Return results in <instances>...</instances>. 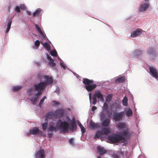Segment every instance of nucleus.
I'll return each instance as SVG.
<instances>
[{
	"label": "nucleus",
	"mask_w": 158,
	"mask_h": 158,
	"mask_svg": "<svg viewBox=\"0 0 158 158\" xmlns=\"http://www.w3.org/2000/svg\"><path fill=\"white\" fill-rule=\"evenodd\" d=\"M125 112L123 111H119L112 114L113 119L114 121L118 130L112 136L110 135L111 130L109 128V143L112 140L113 143L120 142L123 143V145L125 146L129 142L132 134L129 131V128L126 124L120 122L124 118Z\"/></svg>",
	"instance_id": "obj_1"
},
{
	"label": "nucleus",
	"mask_w": 158,
	"mask_h": 158,
	"mask_svg": "<svg viewBox=\"0 0 158 158\" xmlns=\"http://www.w3.org/2000/svg\"><path fill=\"white\" fill-rule=\"evenodd\" d=\"M101 120L102 121V125L106 126L109 125V108L108 104L105 102L102 110L100 114Z\"/></svg>",
	"instance_id": "obj_2"
},
{
	"label": "nucleus",
	"mask_w": 158,
	"mask_h": 158,
	"mask_svg": "<svg viewBox=\"0 0 158 158\" xmlns=\"http://www.w3.org/2000/svg\"><path fill=\"white\" fill-rule=\"evenodd\" d=\"M67 123L66 121L62 122L61 120H59L57 122L56 127H54L53 126H49L48 130L49 131H54L56 132L59 130H61L62 131H66L67 129Z\"/></svg>",
	"instance_id": "obj_3"
},
{
	"label": "nucleus",
	"mask_w": 158,
	"mask_h": 158,
	"mask_svg": "<svg viewBox=\"0 0 158 158\" xmlns=\"http://www.w3.org/2000/svg\"><path fill=\"white\" fill-rule=\"evenodd\" d=\"M82 82L85 85V87L88 92L91 91L97 87L96 84H92L94 83V81L92 80L84 78L83 79Z\"/></svg>",
	"instance_id": "obj_4"
},
{
	"label": "nucleus",
	"mask_w": 158,
	"mask_h": 158,
	"mask_svg": "<svg viewBox=\"0 0 158 158\" xmlns=\"http://www.w3.org/2000/svg\"><path fill=\"white\" fill-rule=\"evenodd\" d=\"M121 107V106L119 103L117 102H115L111 104H109V118L111 116V114L120 111V109Z\"/></svg>",
	"instance_id": "obj_5"
},
{
	"label": "nucleus",
	"mask_w": 158,
	"mask_h": 158,
	"mask_svg": "<svg viewBox=\"0 0 158 158\" xmlns=\"http://www.w3.org/2000/svg\"><path fill=\"white\" fill-rule=\"evenodd\" d=\"M102 128L101 131H98L96 133L94 137V139L98 138L102 135H107L109 134V125L104 126L102 125Z\"/></svg>",
	"instance_id": "obj_6"
},
{
	"label": "nucleus",
	"mask_w": 158,
	"mask_h": 158,
	"mask_svg": "<svg viewBox=\"0 0 158 158\" xmlns=\"http://www.w3.org/2000/svg\"><path fill=\"white\" fill-rule=\"evenodd\" d=\"M146 55L150 59L154 60L156 56V51L152 48H149L147 50Z\"/></svg>",
	"instance_id": "obj_7"
},
{
	"label": "nucleus",
	"mask_w": 158,
	"mask_h": 158,
	"mask_svg": "<svg viewBox=\"0 0 158 158\" xmlns=\"http://www.w3.org/2000/svg\"><path fill=\"white\" fill-rule=\"evenodd\" d=\"M142 51L137 49L133 51L131 54V57L132 60L139 59L142 56Z\"/></svg>",
	"instance_id": "obj_8"
},
{
	"label": "nucleus",
	"mask_w": 158,
	"mask_h": 158,
	"mask_svg": "<svg viewBox=\"0 0 158 158\" xmlns=\"http://www.w3.org/2000/svg\"><path fill=\"white\" fill-rule=\"evenodd\" d=\"M47 85L45 82H41L38 84H36L34 85L35 90L38 91V93H42V91L45 88Z\"/></svg>",
	"instance_id": "obj_9"
},
{
	"label": "nucleus",
	"mask_w": 158,
	"mask_h": 158,
	"mask_svg": "<svg viewBox=\"0 0 158 158\" xmlns=\"http://www.w3.org/2000/svg\"><path fill=\"white\" fill-rule=\"evenodd\" d=\"M149 68L150 75L155 78H158L157 71L156 68L150 65L149 66Z\"/></svg>",
	"instance_id": "obj_10"
},
{
	"label": "nucleus",
	"mask_w": 158,
	"mask_h": 158,
	"mask_svg": "<svg viewBox=\"0 0 158 158\" xmlns=\"http://www.w3.org/2000/svg\"><path fill=\"white\" fill-rule=\"evenodd\" d=\"M66 122L67 123V129L66 131H62L64 133L66 132L67 131L69 128L71 131H73L74 129H75L76 127V125L75 122L74 121H70L69 124H68L67 122Z\"/></svg>",
	"instance_id": "obj_11"
},
{
	"label": "nucleus",
	"mask_w": 158,
	"mask_h": 158,
	"mask_svg": "<svg viewBox=\"0 0 158 158\" xmlns=\"http://www.w3.org/2000/svg\"><path fill=\"white\" fill-rule=\"evenodd\" d=\"M142 30L139 28H137L133 32L131 33V37L132 38L135 37L139 36L142 33Z\"/></svg>",
	"instance_id": "obj_12"
},
{
	"label": "nucleus",
	"mask_w": 158,
	"mask_h": 158,
	"mask_svg": "<svg viewBox=\"0 0 158 158\" xmlns=\"http://www.w3.org/2000/svg\"><path fill=\"white\" fill-rule=\"evenodd\" d=\"M41 94L42 93H37L35 95L30 98V100L33 105L35 104L36 102L38 101L39 97Z\"/></svg>",
	"instance_id": "obj_13"
},
{
	"label": "nucleus",
	"mask_w": 158,
	"mask_h": 158,
	"mask_svg": "<svg viewBox=\"0 0 158 158\" xmlns=\"http://www.w3.org/2000/svg\"><path fill=\"white\" fill-rule=\"evenodd\" d=\"M42 131L39 130V129L36 127H33L30 130L29 134L30 135H35L37 134H41Z\"/></svg>",
	"instance_id": "obj_14"
},
{
	"label": "nucleus",
	"mask_w": 158,
	"mask_h": 158,
	"mask_svg": "<svg viewBox=\"0 0 158 158\" xmlns=\"http://www.w3.org/2000/svg\"><path fill=\"white\" fill-rule=\"evenodd\" d=\"M149 6V4L148 3H143L140 5L139 9L140 12L145 11L147 10Z\"/></svg>",
	"instance_id": "obj_15"
},
{
	"label": "nucleus",
	"mask_w": 158,
	"mask_h": 158,
	"mask_svg": "<svg viewBox=\"0 0 158 158\" xmlns=\"http://www.w3.org/2000/svg\"><path fill=\"white\" fill-rule=\"evenodd\" d=\"M95 96L97 97L98 99H99L101 102H103L104 101L103 95L101 93L100 90L96 91L94 94Z\"/></svg>",
	"instance_id": "obj_16"
},
{
	"label": "nucleus",
	"mask_w": 158,
	"mask_h": 158,
	"mask_svg": "<svg viewBox=\"0 0 158 158\" xmlns=\"http://www.w3.org/2000/svg\"><path fill=\"white\" fill-rule=\"evenodd\" d=\"M36 158H44V149L38 151L35 155Z\"/></svg>",
	"instance_id": "obj_17"
},
{
	"label": "nucleus",
	"mask_w": 158,
	"mask_h": 158,
	"mask_svg": "<svg viewBox=\"0 0 158 158\" xmlns=\"http://www.w3.org/2000/svg\"><path fill=\"white\" fill-rule=\"evenodd\" d=\"M97 150L101 156L103 155L106 152V149L104 147L100 146L97 147Z\"/></svg>",
	"instance_id": "obj_18"
},
{
	"label": "nucleus",
	"mask_w": 158,
	"mask_h": 158,
	"mask_svg": "<svg viewBox=\"0 0 158 158\" xmlns=\"http://www.w3.org/2000/svg\"><path fill=\"white\" fill-rule=\"evenodd\" d=\"M44 78L45 79L47 85H50L52 84L53 82V79L51 77H49L48 76H44Z\"/></svg>",
	"instance_id": "obj_19"
},
{
	"label": "nucleus",
	"mask_w": 158,
	"mask_h": 158,
	"mask_svg": "<svg viewBox=\"0 0 158 158\" xmlns=\"http://www.w3.org/2000/svg\"><path fill=\"white\" fill-rule=\"evenodd\" d=\"M89 124L90 127L92 129H95L100 127V126L98 124L92 121H90Z\"/></svg>",
	"instance_id": "obj_20"
},
{
	"label": "nucleus",
	"mask_w": 158,
	"mask_h": 158,
	"mask_svg": "<svg viewBox=\"0 0 158 158\" xmlns=\"http://www.w3.org/2000/svg\"><path fill=\"white\" fill-rule=\"evenodd\" d=\"M55 114V118H60L62 117L63 113L62 111L60 110H58L54 112Z\"/></svg>",
	"instance_id": "obj_21"
},
{
	"label": "nucleus",
	"mask_w": 158,
	"mask_h": 158,
	"mask_svg": "<svg viewBox=\"0 0 158 158\" xmlns=\"http://www.w3.org/2000/svg\"><path fill=\"white\" fill-rule=\"evenodd\" d=\"M46 117L47 118L52 119L55 118V113L53 111L49 112L46 114Z\"/></svg>",
	"instance_id": "obj_22"
},
{
	"label": "nucleus",
	"mask_w": 158,
	"mask_h": 158,
	"mask_svg": "<svg viewBox=\"0 0 158 158\" xmlns=\"http://www.w3.org/2000/svg\"><path fill=\"white\" fill-rule=\"evenodd\" d=\"M125 80L126 78L124 76H123L114 80V81L118 83H121L125 81Z\"/></svg>",
	"instance_id": "obj_23"
},
{
	"label": "nucleus",
	"mask_w": 158,
	"mask_h": 158,
	"mask_svg": "<svg viewBox=\"0 0 158 158\" xmlns=\"http://www.w3.org/2000/svg\"><path fill=\"white\" fill-rule=\"evenodd\" d=\"M125 111L126 112L125 114L127 117H131L132 115L133 114L132 111L130 108H129L127 109H125Z\"/></svg>",
	"instance_id": "obj_24"
},
{
	"label": "nucleus",
	"mask_w": 158,
	"mask_h": 158,
	"mask_svg": "<svg viewBox=\"0 0 158 158\" xmlns=\"http://www.w3.org/2000/svg\"><path fill=\"white\" fill-rule=\"evenodd\" d=\"M11 23L12 21L11 20H9L8 21L7 28L6 31H5L6 34L9 31L10 28Z\"/></svg>",
	"instance_id": "obj_25"
},
{
	"label": "nucleus",
	"mask_w": 158,
	"mask_h": 158,
	"mask_svg": "<svg viewBox=\"0 0 158 158\" xmlns=\"http://www.w3.org/2000/svg\"><path fill=\"white\" fill-rule=\"evenodd\" d=\"M127 102L128 99L127 97H126V96H125L122 100V102L123 105L125 106H127L128 105Z\"/></svg>",
	"instance_id": "obj_26"
},
{
	"label": "nucleus",
	"mask_w": 158,
	"mask_h": 158,
	"mask_svg": "<svg viewBox=\"0 0 158 158\" xmlns=\"http://www.w3.org/2000/svg\"><path fill=\"white\" fill-rule=\"evenodd\" d=\"M44 46L47 50L49 51L50 50V47L49 44L47 42L44 44Z\"/></svg>",
	"instance_id": "obj_27"
},
{
	"label": "nucleus",
	"mask_w": 158,
	"mask_h": 158,
	"mask_svg": "<svg viewBox=\"0 0 158 158\" xmlns=\"http://www.w3.org/2000/svg\"><path fill=\"white\" fill-rule=\"evenodd\" d=\"M22 87L17 85L14 86L12 88V90L13 91H16L21 89Z\"/></svg>",
	"instance_id": "obj_28"
},
{
	"label": "nucleus",
	"mask_w": 158,
	"mask_h": 158,
	"mask_svg": "<svg viewBox=\"0 0 158 158\" xmlns=\"http://www.w3.org/2000/svg\"><path fill=\"white\" fill-rule=\"evenodd\" d=\"M41 11V10H38L35 11L33 14V15L34 16H38L40 14Z\"/></svg>",
	"instance_id": "obj_29"
},
{
	"label": "nucleus",
	"mask_w": 158,
	"mask_h": 158,
	"mask_svg": "<svg viewBox=\"0 0 158 158\" xmlns=\"http://www.w3.org/2000/svg\"><path fill=\"white\" fill-rule=\"evenodd\" d=\"M54 60H52L50 61L48 63V64L50 66L54 67L56 66V64L54 63Z\"/></svg>",
	"instance_id": "obj_30"
},
{
	"label": "nucleus",
	"mask_w": 158,
	"mask_h": 158,
	"mask_svg": "<svg viewBox=\"0 0 158 158\" xmlns=\"http://www.w3.org/2000/svg\"><path fill=\"white\" fill-rule=\"evenodd\" d=\"M46 97L45 96H44L43 98L40 100V102L39 104V106L41 107V105L43 104V103L44 100L45 99H46Z\"/></svg>",
	"instance_id": "obj_31"
},
{
	"label": "nucleus",
	"mask_w": 158,
	"mask_h": 158,
	"mask_svg": "<svg viewBox=\"0 0 158 158\" xmlns=\"http://www.w3.org/2000/svg\"><path fill=\"white\" fill-rule=\"evenodd\" d=\"M50 54L52 56L56 57L57 56V53L56 50H52L51 51Z\"/></svg>",
	"instance_id": "obj_32"
},
{
	"label": "nucleus",
	"mask_w": 158,
	"mask_h": 158,
	"mask_svg": "<svg viewBox=\"0 0 158 158\" xmlns=\"http://www.w3.org/2000/svg\"><path fill=\"white\" fill-rule=\"evenodd\" d=\"M96 98H97V97L94 94L93 97V101L92 102V104H94V105H95L97 102V100L96 99Z\"/></svg>",
	"instance_id": "obj_33"
},
{
	"label": "nucleus",
	"mask_w": 158,
	"mask_h": 158,
	"mask_svg": "<svg viewBox=\"0 0 158 158\" xmlns=\"http://www.w3.org/2000/svg\"><path fill=\"white\" fill-rule=\"evenodd\" d=\"M47 126H48L47 123H43V124L42 126L43 129L44 130H46L47 129Z\"/></svg>",
	"instance_id": "obj_34"
},
{
	"label": "nucleus",
	"mask_w": 158,
	"mask_h": 158,
	"mask_svg": "<svg viewBox=\"0 0 158 158\" xmlns=\"http://www.w3.org/2000/svg\"><path fill=\"white\" fill-rule=\"evenodd\" d=\"M33 89L32 88H30L27 91L28 94L29 95H31L33 92Z\"/></svg>",
	"instance_id": "obj_35"
},
{
	"label": "nucleus",
	"mask_w": 158,
	"mask_h": 158,
	"mask_svg": "<svg viewBox=\"0 0 158 158\" xmlns=\"http://www.w3.org/2000/svg\"><path fill=\"white\" fill-rule=\"evenodd\" d=\"M69 142L72 145H74L73 139V138H71L69 140Z\"/></svg>",
	"instance_id": "obj_36"
},
{
	"label": "nucleus",
	"mask_w": 158,
	"mask_h": 158,
	"mask_svg": "<svg viewBox=\"0 0 158 158\" xmlns=\"http://www.w3.org/2000/svg\"><path fill=\"white\" fill-rule=\"evenodd\" d=\"M40 42L38 40H36L35 43V44L36 46H39L40 45Z\"/></svg>",
	"instance_id": "obj_37"
},
{
	"label": "nucleus",
	"mask_w": 158,
	"mask_h": 158,
	"mask_svg": "<svg viewBox=\"0 0 158 158\" xmlns=\"http://www.w3.org/2000/svg\"><path fill=\"white\" fill-rule=\"evenodd\" d=\"M52 102L53 103V105L55 106H57V105L60 104V103L59 102H57L56 101H52Z\"/></svg>",
	"instance_id": "obj_38"
},
{
	"label": "nucleus",
	"mask_w": 158,
	"mask_h": 158,
	"mask_svg": "<svg viewBox=\"0 0 158 158\" xmlns=\"http://www.w3.org/2000/svg\"><path fill=\"white\" fill-rule=\"evenodd\" d=\"M20 8L22 10H25L26 9V7L24 5L21 4L20 5Z\"/></svg>",
	"instance_id": "obj_39"
},
{
	"label": "nucleus",
	"mask_w": 158,
	"mask_h": 158,
	"mask_svg": "<svg viewBox=\"0 0 158 158\" xmlns=\"http://www.w3.org/2000/svg\"><path fill=\"white\" fill-rule=\"evenodd\" d=\"M39 33H40V34L42 38L43 39H45V36L44 35V34L43 32L41 30L40 31H39Z\"/></svg>",
	"instance_id": "obj_40"
},
{
	"label": "nucleus",
	"mask_w": 158,
	"mask_h": 158,
	"mask_svg": "<svg viewBox=\"0 0 158 158\" xmlns=\"http://www.w3.org/2000/svg\"><path fill=\"white\" fill-rule=\"evenodd\" d=\"M112 157L114 158H119V156L118 155L115 154H113L112 156Z\"/></svg>",
	"instance_id": "obj_41"
},
{
	"label": "nucleus",
	"mask_w": 158,
	"mask_h": 158,
	"mask_svg": "<svg viewBox=\"0 0 158 158\" xmlns=\"http://www.w3.org/2000/svg\"><path fill=\"white\" fill-rule=\"evenodd\" d=\"M35 27L36 28V29L37 30L39 31H40L41 30V29L40 28V27L38 25H37L36 24H35Z\"/></svg>",
	"instance_id": "obj_42"
},
{
	"label": "nucleus",
	"mask_w": 158,
	"mask_h": 158,
	"mask_svg": "<svg viewBox=\"0 0 158 158\" xmlns=\"http://www.w3.org/2000/svg\"><path fill=\"white\" fill-rule=\"evenodd\" d=\"M37 77L39 78V79H40V78H42V74L40 73H38L37 75Z\"/></svg>",
	"instance_id": "obj_43"
},
{
	"label": "nucleus",
	"mask_w": 158,
	"mask_h": 158,
	"mask_svg": "<svg viewBox=\"0 0 158 158\" xmlns=\"http://www.w3.org/2000/svg\"><path fill=\"white\" fill-rule=\"evenodd\" d=\"M15 10L17 12H19L20 11V7L19 6H17L15 9Z\"/></svg>",
	"instance_id": "obj_44"
},
{
	"label": "nucleus",
	"mask_w": 158,
	"mask_h": 158,
	"mask_svg": "<svg viewBox=\"0 0 158 158\" xmlns=\"http://www.w3.org/2000/svg\"><path fill=\"white\" fill-rule=\"evenodd\" d=\"M113 95L112 94H109V104L110 103V102L112 98Z\"/></svg>",
	"instance_id": "obj_45"
},
{
	"label": "nucleus",
	"mask_w": 158,
	"mask_h": 158,
	"mask_svg": "<svg viewBox=\"0 0 158 158\" xmlns=\"http://www.w3.org/2000/svg\"><path fill=\"white\" fill-rule=\"evenodd\" d=\"M80 128L81 129V131L82 132V133H84L85 132V130L84 127H83L82 128L81 127V128Z\"/></svg>",
	"instance_id": "obj_46"
},
{
	"label": "nucleus",
	"mask_w": 158,
	"mask_h": 158,
	"mask_svg": "<svg viewBox=\"0 0 158 158\" xmlns=\"http://www.w3.org/2000/svg\"><path fill=\"white\" fill-rule=\"evenodd\" d=\"M60 65H61V66L62 67H63V68H65L66 65H65V64H64V63L60 62Z\"/></svg>",
	"instance_id": "obj_47"
},
{
	"label": "nucleus",
	"mask_w": 158,
	"mask_h": 158,
	"mask_svg": "<svg viewBox=\"0 0 158 158\" xmlns=\"http://www.w3.org/2000/svg\"><path fill=\"white\" fill-rule=\"evenodd\" d=\"M77 123H78V125H79V127H80V128H81V127L82 128V127H83V126L81 124V123L79 121Z\"/></svg>",
	"instance_id": "obj_48"
},
{
	"label": "nucleus",
	"mask_w": 158,
	"mask_h": 158,
	"mask_svg": "<svg viewBox=\"0 0 158 158\" xmlns=\"http://www.w3.org/2000/svg\"><path fill=\"white\" fill-rule=\"evenodd\" d=\"M97 109V107L96 106H93L92 108V110L93 111H94V110H96Z\"/></svg>",
	"instance_id": "obj_49"
},
{
	"label": "nucleus",
	"mask_w": 158,
	"mask_h": 158,
	"mask_svg": "<svg viewBox=\"0 0 158 158\" xmlns=\"http://www.w3.org/2000/svg\"><path fill=\"white\" fill-rule=\"evenodd\" d=\"M47 58L50 61L52 60H53L51 56H49L48 55L47 56Z\"/></svg>",
	"instance_id": "obj_50"
},
{
	"label": "nucleus",
	"mask_w": 158,
	"mask_h": 158,
	"mask_svg": "<svg viewBox=\"0 0 158 158\" xmlns=\"http://www.w3.org/2000/svg\"><path fill=\"white\" fill-rule=\"evenodd\" d=\"M52 134H51V133L49 134H48V137L50 138H51L52 137Z\"/></svg>",
	"instance_id": "obj_51"
},
{
	"label": "nucleus",
	"mask_w": 158,
	"mask_h": 158,
	"mask_svg": "<svg viewBox=\"0 0 158 158\" xmlns=\"http://www.w3.org/2000/svg\"><path fill=\"white\" fill-rule=\"evenodd\" d=\"M27 13L29 16L31 15V13L29 11H27Z\"/></svg>",
	"instance_id": "obj_52"
},
{
	"label": "nucleus",
	"mask_w": 158,
	"mask_h": 158,
	"mask_svg": "<svg viewBox=\"0 0 158 158\" xmlns=\"http://www.w3.org/2000/svg\"><path fill=\"white\" fill-rule=\"evenodd\" d=\"M89 99H91V93L90 92L89 93Z\"/></svg>",
	"instance_id": "obj_53"
},
{
	"label": "nucleus",
	"mask_w": 158,
	"mask_h": 158,
	"mask_svg": "<svg viewBox=\"0 0 158 158\" xmlns=\"http://www.w3.org/2000/svg\"><path fill=\"white\" fill-rule=\"evenodd\" d=\"M108 98H109V95H107V98L106 99V102H108Z\"/></svg>",
	"instance_id": "obj_54"
},
{
	"label": "nucleus",
	"mask_w": 158,
	"mask_h": 158,
	"mask_svg": "<svg viewBox=\"0 0 158 158\" xmlns=\"http://www.w3.org/2000/svg\"><path fill=\"white\" fill-rule=\"evenodd\" d=\"M40 62H37L36 64L38 65H40Z\"/></svg>",
	"instance_id": "obj_55"
},
{
	"label": "nucleus",
	"mask_w": 158,
	"mask_h": 158,
	"mask_svg": "<svg viewBox=\"0 0 158 158\" xmlns=\"http://www.w3.org/2000/svg\"><path fill=\"white\" fill-rule=\"evenodd\" d=\"M144 0L145 2H148V1H149V0Z\"/></svg>",
	"instance_id": "obj_56"
},
{
	"label": "nucleus",
	"mask_w": 158,
	"mask_h": 158,
	"mask_svg": "<svg viewBox=\"0 0 158 158\" xmlns=\"http://www.w3.org/2000/svg\"><path fill=\"white\" fill-rule=\"evenodd\" d=\"M97 158H102L100 156H97Z\"/></svg>",
	"instance_id": "obj_57"
},
{
	"label": "nucleus",
	"mask_w": 158,
	"mask_h": 158,
	"mask_svg": "<svg viewBox=\"0 0 158 158\" xmlns=\"http://www.w3.org/2000/svg\"><path fill=\"white\" fill-rule=\"evenodd\" d=\"M107 142L109 143V140H107Z\"/></svg>",
	"instance_id": "obj_58"
},
{
	"label": "nucleus",
	"mask_w": 158,
	"mask_h": 158,
	"mask_svg": "<svg viewBox=\"0 0 158 158\" xmlns=\"http://www.w3.org/2000/svg\"><path fill=\"white\" fill-rule=\"evenodd\" d=\"M109 27H111L109 25Z\"/></svg>",
	"instance_id": "obj_59"
},
{
	"label": "nucleus",
	"mask_w": 158,
	"mask_h": 158,
	"mask_svg": "<svg viewBox=\"0 0 158 158\" xmlns=\"http://www.w3.org/2000/svg\"><path fill=\"white\" fill-rule=\"evenodd\" d=\"M107 138L109 139V136L107 137Z\"/></svg>",
	"instance_id": "obj_60"
},
{
	"label": "nucleus",
	"mask_w": 158,
	"mask_h": 158,
	"mask_svg": "<svg viewBox=\"0 0 158 158\" xmlns=\"http://www.w3.org/2000/svg\"><path fill=\"white\" fill-rule=\"evenodd\" d=\"M110 150H109V153H110Z\"/></svg>",
	"instance_id": "obj_61"
},
{
	"label": "nucleus",
	"mask_w": 158,
	"mask_h": 158,
	"mask_svg": "<svg viewBox=\"0 0 158 158\" xmlns=\"http://www.w3.org/2000/svg\"><path fill=\"white\" fill-rule=\"evenodd\" d=\"M109 120H110V119H109Z\"/></svg>",
	"instance_id": "obj_62"
}]
</instances>
